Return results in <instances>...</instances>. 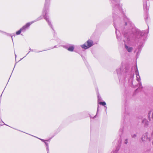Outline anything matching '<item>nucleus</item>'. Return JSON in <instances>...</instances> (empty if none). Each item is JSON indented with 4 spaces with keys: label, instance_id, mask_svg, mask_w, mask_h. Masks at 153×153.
Segmentation results:
<instances>
[{
    "label": "nucleus",
    "instance_id": "nucleus-8",
    "mask_svg": "<svg viewBox=\"0 0 153 153\" xmlns=\"http://www.w3.org/2000/svg\"><path fill=\"white\" fill-rule=\"evenodd\" d=\"M123 67L121 66L117 69V73L118 75L121 74L123 71Z\"/></svg>",
    "mask_w": 153,
    "mask_h": 153
},
{
    "label": "nucleus",
    "instance_id": "nucleus-5",
    "mask_svg": "<svg viewBox=\"0 0 153 153\" xmlns=\"http://www.w3.org/2000/svg\"><path fill=\"white\" fill-rule=\"evenodd\" d=\"M149 3L147 4L146 1H144L143 2V7L144 10L146 11H147L149 9Z\"/></svg>",
    "mask_w": 153,
    "mask_h": 153
},
{
    "label": "nucleus",
    "instance_id": "nucleus-21",
    "mask_svg": "<svg viewBox=\"0 0 153 153\" xmlns=\"http://www.w3.org/2000/svg\"><path fill=\"white\" fill-rule=\"evenodd\" d=\"M39 139H40V140H41L42 141H43V142H45V140H44L43 139H40V138H38Z\"/></svg>",
    "mask_w": 153,
    "mask_h": 153
},
{
    "label": "nucleus",
    "instance_id": "nucleus-32",
    "mask_svg": "<svg viewBox=\"0 0 153 153\" xmlns=\"http://www.w3.org/2000/svg\"><path fill=\"white\" fill-rule=\"evenodd\" d=\"M0 125H2V124H0Z\"/></svg>",
    "mask_w": 153,
    "mask_h": 153
},
{
    "label": "nucleus",
    "instance_id": "nucleus-4",
    "mask_svg": "<svg viewBox=\"0 0 153 153\" xmlns=\"http://www.w3.org/2000/svg\"><path fill=\"white\" fill-rule=\"evenodd\" d=\"M141 139L143 142H144L147 141L148 140L150 141L151 139V137H148L147 133H146L142 136Z\"/></svg>",
    "mask_w": 153,
    "mask_h": 153
},
{
    "label": "nucleus",
    "instance_id": "nucleus-3",
    "mask_svg": "<svg viewBox=\"0 0 153 153\" xmlns=\"http://www.w3.org/2000/svg\"><path fill=\"white\" fill-rule=\"evenodd\" d=\"M64 47L69 51L72 52L74 49V45H73L68 44L65 45Z\"/></svg>",
    "mask_w": 153,
    "mask_h": 153
},
{
    "label": "nucleus",
    "instance_id": "nucleus-14",
    "mask_svg": "<svg viewBox=\"0 0 153 153\" xmlns=\"http://www.w3.org/2000/svg\"><path fill=\"white\" fill-rule=\"evenodd\" d=\"M116 36H117V39L118 40H120V38L119 37L118 35H117V29L116 28Z\"/></svg>",
    "mask_w": 153,
    "mask_h": 153
},
{
    "label": "nucleus",
    "instance_id": "nucleus-10",
    "mask_svg": "<svg viewBox=\"0 0 153 153\" xmlns=\"http://www.w3.org/2000/svg\"><path fill=\"white\" fill-rule=\"evenodd\" d=\"M80 46L82 47V48L85 49H87L89 48L86 42L85 43V44H84L81 45Z\"/></svg>",
    "mask_w": 153,
    "mask_h": 153
},
{
    "label": "nucleus",
    "instance_id": "nucleus-13",
    "mask_svg": "<svg viewBox=\"0 0 153 153\" xmlns=\"http://www.w3.org/2000/svg\"><path fill=\"white\" fill-rule=\"evenodd\" d=\"M99 104H100L103 106H105L106 105V103L105 102H100L99 103Z\"/></svg>",
    "mask_w": 153,
    "mask_h": 153
},
{
    "label": "nucleus",
    "instance_id": "nucleus-24",
    "mask_svg": "<svg viewBox=\"0 0 153 153\" xmlns=\"http://www.w3.org/2000/svg\"><path fill=\"white\" fill-rule=\"evenodd\" d=\"M152 117L153 118V114H152Z\"/></svg>",
    "mask_w": 153,
    "mask_h": 153
},
{
    "label": "nucleus",
    "instance_id": "nucleus-11",
    "mask_svg": "<svg viewBox=\"0 0 153 153\" xmlns=\"http://www.w3.org/2000/svg\"><path fill=\"white\" fill-rule=\"evenodd\" d=\"M142 122L144 124L145 126H147L148 124V121L146 119L143 120Z\"/></svg>",
    "mask_w": 153,
    "mask_h": 153
},
{
    "label": "nucleus",
    "instance_id": "nucleus-7",
    "mask_svg": "<svg viewBox=\"0 0 153 153\" xmlns=\"http://www.w3.org/2000/svg\"><path fill=\"white\" fill-rule=\"evenodd\" d=\"M125 46L126 50L129 52H131L133 50L132 47L127 45L126 44H125Z\"/></svg>",
    "mask_w": 153,
    "mask_h": 153
},
{
    "label": "nucleus",
    "instance_id": "nucleus-2",
    "mask_svg": "<svg viewBox=\"0 0 153 153\" xmlns=\"http://www.w3.org/2000/svg\"><path fill=\"white\" fill-rule=\"evenodd\" d=\"M42 19V16H40L36 20L32 21L31 22H28L25 25L23 26L22 28H21V30L22 32H24L25 31L26 29L30 25H31L33 23L37 21H38L39 20H40Z\"/></svg>",
    "mask_w": 153,
    "mask_h": 153
},
{
    "label": "nucleus",
    "instance_id": "nucleus-20",
    "mask_svg": "<svg viewBox=\"0 0 153 153\" xmlns=\"http://www.w3.org/2000/svg\"><path fill=\"white\" fill-rule=\"evenodd\" d=\"M124 143H125L126 144L127 143L128 141H127V139H126V140H125Z\"/></svg>",
    "mask_w": 153,
    "mask_h": 153
},
{
    "label": "nucleus",
    "instance_id": "nucleus-31",
    "mask_svg": "<svg viewBox=\"0 0 153 153\" xmlns=\"http://www.w3.org/2000/svg\"><path fill=\"white\" fill-rule=\"evenodd\" d=\"M11 38H12V36H11ZM12 39L13 40V39Z\"/></svg>",
    "mask_w": 153,
    "mask_h": 153
},
{
    "label": "nucleus",
    "instance_id": "nucleus-18",
    "mask_svg": "<svg viewBox=\"0 0 153 153\" xmlns=\"http://www.w3.org/2000/svg\"><path fill=\"white\" fill-rule=\"evenodd\" d=\"M45 143L46 145V146L47 147V149H48V144L46 143L45 142Z\"/></svg>",
    "mask_w": 153,
    "mask_h": 153
},
{
    "label": "nucleus",
    "instance_id": "nucleus-16",
    "mask_svg": "<svg viewBox=\"0 0 153 153\" xmlns=\"http://www.w3.org/2000/svg\"><path fill=\"white\" fill-rule=\"evenodd\" d=\"M138 85H139V89L142 88V85L141 83L140 82L138 83Z\"/></svg>",
    "mask_w": 153,
    "mask_h": 153
},
{
    "label": "nucleus",
    "instance_id": "nucleus-1",
    "mask_svg": "<svg viewBox=\"0 0 153 153\" xmlns=\"http://www.w3.org/2000/svg\"><path fill=\"white\" fill-rule=\"evenodd\" d=\"M50 0H46L45 2V4L44 7L43 9L42 14L43 15L44 18L46 20L48 23L50 27H52V26L49 21V18L47 15V12L48 11V8L49 4V1Z\"/></svg>",
    "mask_w": 153,
    "mask_h": 153
},
{
    "label": "nucleus",
    "instance_id": "nucleus-25",
    "mask_svg": "<svg viewBox=\"0 0 153 153\" xmlns=\"http://www.w3.org/2000/svg\"><path fill=\"white\" fill-rule=\"evenodd\" d=\"M126 25H127V22H126Z\"/></svg>",
    "mask_w": 153,
    "mask_h": 153
},
{
    "label": "nucleus",
    "instance_id": "nucleus-15",
    "mask_svg": "<svg viewBox=\"0 0 153 153\" xmlns=\"http://www.w3.org/2000/svg\"><path fill=\"white\" fill-rule=\"evenodd\" d=\"M136 34H140L141 35H142V34L141 33V32L140 31H139L138 30H137V32L136 33Z\"/></svg>",
    "mask_w": 153,
    "mask_h": 153
},
{
    "label": "nucleus",
    "instance_id": "nucleus-23",
    "mask_svg": "<svg viewBox=\"0 0 153 153\" xmlns=\"http://www.w3.org/2000/svg\"><path fill=\"white\" fill-rule=\"evenodd\" d=\"M15 57L16 58V54H15Z\"/></svg>",
    "mask_w": 153,
    "mask_h": 153
},
{
    "label": "nucleus",
    "instance_id": "nucleus-22",
    "mask_svg": "<svg viewBox=\"0 0 153 153\" xmlns=\"http://www.w3.org/2000/svg\"><path fill=\"white\" fill-rule=\"evenodd\" d=\"M98 109H99V106L98 105V107H97V111H98Z\"/></svg>",
    "mask_w": 153,
    "mask_h": 153
},
{
    "label": "nucleus",
    "instance_id": "nucleus-27",
    "mask_svg": "<svg viewBox=\"0 0 153 153\" xmlns=\"http://www.w3.org/2000/svg\"><path fill=\"white\" fill-rule=\"evenodd\" d=\"M29 53V52H28V53H27V54H28V53Z\"/></svg>",
    "mask_w": 153,
    "mask_h": 153
},
{
    "label": "nucleus",
    "instance_id": "nucleus-6",
    "mask_svg": "<svg viewBox=\"0 0 153 153\" xmlns=\"http://www.w3.org/2000/svg\"><path fill=\"white\" fill-rule=\"evenodd\" d=\"M135 74L136 75V79L137 81L138 82H140V76L139 75V71L137 66H136V69L135 70Z\"/></svg>",
    "mask_w": 153,
    "mask_h": 153
},
{
    "label": "nucleus",
    "instance_id": "nucleus-19",
    "mask_svg": "<svg viewBox=\"0 0 153 153\" xmlns=\"http://www.w3.org/2000/svg\"><path fill=\"white\" fill-rule=\"evenodd\" d=\"M131 136L133 138H134L136 137V134H132V135Z\"/></svg>",
    "mask_w": 153,
    "mask_h": 153
},
{
    "label": "nucleus",
    "instance_id": "nucleus-26",
    "mask_svg": "<svg viewBox=\"0 0 153 153\" xmlns=\"http://www.w3.org/2000/svg\"><path fill=\"white\" fill-rule=\"evenodd\" d=\"M105 107L106 108V109L107 108V107L106 106H105Z\"/></svg>",
    "mask_w": 153,
    "mask_h": 153
},
{
    "label": "nucleus",
    "instance_id": "nucleus-17",
    "mask_svg": "<svg viewBox=\"0 0 153 153\" xmlns=\"http://www.w3.org/2000/svg\"><path fill=\"white\" fill-rule=\"evenodd\" d=\"M22 31V30H21V29H20L19 30L16 32V34L17 35L19 34Z\"/></svg>",
    "mask_w": 153,
    "mask_h": 153
},
{
    "label": "nucleus",
    "instance_id": "nucleus-28",
    "mask_svg": "<svg viewBox=\"0 0 153 153\" xmlns=\"http://www.w3.org/2000/svg\"><path fill=\"white\" fill-rule=\"evenodd\" d=\"M29 53V52H28V53H27V54H28V53Z\"/></svg>",
    "mask_w": 153,
    "mask_h": 153
},
{
    "label": "nucleus",
    "instance_id": "nucleus-30",
    "mask_svg": "<svg viewBox=\"0 0 153 153\" xmlns=\"http://www.w3.org/2000/svg\"><path fill=\"white\" fill-rule=\"evenodd\" d=\"M29 53V52H28V53H27V54H28V53Z\"/></svg>",
    "mask_w": 153,
    "mask_h": 153
},
{
    "label": "nucleus",
    "instance_id": "nucleus-9",
    "mask_svg": "<svg viewBox=\"0 0 153 153\" xmlns=\"http://www.w3.org/2000/svg\"><path fill=\"white\" fill-rule=\"evenodd\" d=\"M86 43H87V45L89 48L93 45V41L90 40H88Z\"/></svg>",
    "mask_w": 153,
    "mask_h": 153
},
{
    "label": "nucleus",
    "instance_id": "nucleus-29",
    "mask_svg": "<svg viewBox=\"0 0 153 153\" xmlns=\"http://www.w3.org/2000/svg\"><path fill=\"white\" fill-rule=\"evenodd\" d=\"M29 53V52H28V53H27V54H28V53Z\"/></svg>",
    "mask_w": 153,
    "mask_h": 153
},
{
    "label": "nucleus",
    "instance_id": "nucleus-12",
    "mask_svg": "<svg viewBox=\"0 0 153 153\" xmlns=\"http://www.w3.org/2000/svg\"><path fill=\"white\" fill-rule=\"evenodd\" d=\"M125 37L126 39V40L124 41V42H126V41H128L129 40V38L128 36H127L126 35L125 36Z\"/></svg>",
    "mask_w": 153,
    "mask_h": 153
}]
</instances>
